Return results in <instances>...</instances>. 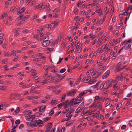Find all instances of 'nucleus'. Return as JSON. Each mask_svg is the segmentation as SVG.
Here are the masks:
<instances>
[{"label":"nucleus","mask_w":132,"mask_h":132,"mask_svg":"<svg viewBox=\"0 0 132 132\" xmlns=\"http://www.w3.org/2000/svg\"><path fill=\"white\" fill-rule=\"evenodd\" d=\"M77 91L75 89H73L72 91L69 90L67 93V95L68 96H73Z\"/></svg>","instance_id":"nucleus-1"},{"label":"nucleus","mask_w":132,"mask_h":132,"mask_svg":"<svg viewBox=\"0 0 132 132\" xmlns=\"http://www.w3.org/2000/svg\"><path fill=\"white\" fill-rule=\"evenodd\" d=\"M131 44H128L126 43V44H124L123 47L126 50H127L129 49H130V50H131Z\"/></svg>","instance_id":"nucleus-2"},{"label":"nucleus","mask_w":132,"mask_h":132,"mask_svg":"<svg viewBox=\"0 0 132 132\" xmlns=\"http://www.w3.org/2000/svg\"><path fill=\"white\" fill-rule=\"evenodd\" d=\"M36 123H37L38 126L39 127H42L44 125L43 122L42 120L39 119L36 121Z\"/></svg>","instance_id":"nucleus-3"},{"label":"nucleus","mask_w":132,"mask_h":132,"mask_svg":"<svg viewBox=\"0 0 132 132\" xmlns=\"http://www.w3.org/2000/svg\"><path fill=\"white\" fill-rule=\"evenodd\" d=\"M52 122L51 123L50 122L47 125L46 128L47 130L45 131V132H48L50 130L52 126Z\"/></svg>","instance_id":"nucleus-4"},{"label":"nucleus","mask_w":132,"mask_h":132,"mask_svg":"<svg viewBox=\"0 0 132 132\" xmlns=\"http://www.w3.org/2000/svg\"><path fill=\"white\" fill-rule=\"evenodd\" d=\"M34 122V121H31L30 123L29 122H27L26 124L28 126H30L32 128L35 127L37 126V125L36 124L33 125L32 123Z\"/></svg>","instance_id":"nucleus-5"},{"label":"nucleus","mask_w":132,"mask_h":132,"mask_svg":"<svg viewBox=\"0 0 132 132\" xmlns=\"http://www.w3.org/2000/svg\"><path fill=\"white\" fill-rule=\"evenodd\" d=\"M110 72V70H107L105 73L103 74L102 76V78L104 79L107 77L109 75Z\"/></svg>","instance_id":"nucleus-6"},{"label":"nucleus","mask_w":132,"mask_h":132,"mask_svg":"<svg viewBox=\"0 0 132 132\" xmlns=\"http://www.w3.org/2000/svg\"><path fill=\"white\" fill-rule=\"evenodd\" d=\"M43 43L42 45L43 47H46L49 45V42L47 40H43Z\"/></svg>","instance_id":"nucleus-7"},{"label":"nucleus","mask_w":132,"mask_h":132,"mask_svg":"<svg viewBox=\"0 0 132 132\" xmlns=\"http://www.w3.org/2000/svg\"><path fill=\"white\" fill-rule=\"evenodd\" d=\"M39 7V9L40 10H42L44 9V8L46 7L47 6L46 5H44V3H41L38 5Z\"/></svg>","instance_id":"nucleus-8"},{"label":"nucleus","mask_w":132,"mask_h":132,"mask_svg":"<svg viewBox=\"0 0 132 132\" xmlns=\"http://www.w3.org/2000/svg\"><path fill=\"white\" fill-rule=\"evenodd\" d=\"M126 67V65H125L123 67V68H120V67H118L116 65V67L115 68V71L116 70V71L117 72H119L122 69L124 68L125 67Z\"/></svg>","instance_id":"nucleus-9"},{"label":"nucleus","mask_w":132,"mask_h":132,"mask_svg":"<svg viewBox=\"0 0 132 132\" xmlns=\"http://www.w3.org/2000/svg\"><path fill=\"white\" fill-rule=\"evenodd\" d=\"M88 109V108L87 107H86L84 109L83 111L81 113V116H82L85 114L86 113H87L88 112V111H86V110H87Z\"/></svg>","instance_id":"nucleus-10"},{"label":"nucleus","mask_w":132,"mask_h":132,"mask_svg":"<svg viewBox=\"0 0 132 132\" xmlns=\"http://www.w3.org/2000/svg\"><path fill=\"white\" fill-rule=\"evenodd\" d=\"M112 82V80H109L106 82V86L109 87L110 86H111V83Z\"/></svg>","instance_id":"nucleus-11"},{"label":"nucleus","mask_w":132,"mask_h":132,"mask_svg":"<svg viewBox=\"0 0 132 132\" xmlns=\"http://www.w3.org/2000/svg\"><path fill=\"white\" fill-rule=\"evenodd\" d=\"M48 72H45V74L43 75V77L45 79V80L46 81L48 80V81L50 79L47 78V77H49V76H47Z\"/></svg>","instance_id":"nucleus-12"},{"label":"nucleus","mask_w":132,"mask_h":132,"mask_svg":"<svg viewBox=\"0 0 132 132\" xmlns=\"http://www.w3.org/2000/svg\"><path fill=\"white\" fill-rule=\"evenodd\" d=\"M44 107L43 108L41 109V108L42 106H40L39 107V112H44L45 111V110L46 108V106L45 105L44 106Z\"/></svg>","instance_id":"nucleus-13"},{"label":"nucleus","mask_w":132,"mask_h":132,"mask_svg":"<svg viewBox=\"0 0 132 132\" xmlns=\"http://www.w3.org/2000/svg\"><path fill=\"white\" fill-rule=\"evenodd\" d=\"M82 109V108L81 107H80L78 108L76 110L75 113H78L80 112Z\"/></svg>","instance_id":"nucleus-14"},{"label":"nucleus","mask_w":132,"mask_h":132,"mask_svg":"<svg viewBox=\"0 0 132 132\" xmlns=\"http://www.w3.org/2000/svg\"><path fill=\"white\" fill-rule=\"evenodd\" d=\"M53 100L51 101V102L50 103V104L51 105H53L55 104H57V101L56 100H53Z\"/></svg>","instance_id":"nucleus-15"},{"label":"nucleus","mask_w":132,"mask_h":132,"mask_svg":"<svg viewBox=\"0 0 132 132\" xmlns=\"http://www.w3.org/2000/svg\"><path fill=\"white\" fill-rule=\"evenodd\" d=\"M23 113L27 115L31 114H32V112L30 110H26L24 111Z\"/></svg>","instance_id":"nucleus-16"},{"label":"nucleus","mask_w":132,"mask_h":132,"mask_svg":"<svg viewBox=\"0 0 132 132\" xmlns=\"http://www.w3.org/2000/svg\"><path fill=\"white\" fill-rule=\"evenodd\" d=\"M97 107L100 110H102V105H101V102H98L96 104Z\"/></svg>","instance_id":"nucleus-17"},{"label":"nucleus","mask_w":132,"mask_h":132,"mask_svg":"<svg viewBox=\"0 0 132 132\" xmlns=\"http://www.w3.org/2000/svg\"><path fill=\"white\" fill-rule=\"evenodd\" d=\"M100 75L99 74V72H97L94 75H93L92 76L93 78H97Z\"/></svg>","instance_id":"nucleus-18"},{"label":"nucleus","mask_w":132,"mask_h":132,"mask_svg":"<svg viewBox=\"0 0 132 132\" xmlns=\"http://www.w3.org/2000/svg\"><path fill=\"white\" fill-rule=\"evenodd\" d=\"M121 103H119L117 105V106L116 108V109L117 110H119L121 108Z\"/></svg>","instance_id":"nucleus-19"},{"label":"nucleus","mask_w":132,"mask_h":132,"mask_svg":"<svg viewBox=\"0 0 132 132\" xmlns=\"http://www.w3.org/2000/svg\"><path fill=\"white\" fill-rule=\"evenodd\" d=\"M83 100V98L81 96H78L76 98L75 101H77L78 100V101H81Z\"/></svg>","instance_id":"nucleus-20"},{"label":"nucleus","mask_w":132,"mask_h":132,"mask_svg":"<svg viewBox=\"0 0 132 132\" xmlns=\"http://www.w3.org/2000/svg\"><path fill=\"white\" fill-rule=\"evenodd\" d=\"M51 117H47L46 118H45L43 119V121L44 122H46L48 120L51 119Z\"/></svg>","instance_id":"nucleus-21"},{"label":"nucleus","mask_w":132,"mask_h":132,"mask_svg":"<svg viewBox=\"0 0 132 132\" xmlns=\"http://www.w3.org/2000/svg\"><path fill=\"white\" fill-rule=\"evenodd\" d=\"M64 102H65V103L64 105V108L65 109H66L68 107V105H69V103H68V102H69V100H67Z\"/></svg>","instance_id":"nucleus-22"},{"label":"nucleus","mask_w":132,"mask_h":132,"mask_svg":"<svg viewBox=\"0 0 132 132\" xmlns=\"http://www.w3.org/2000/svg\"><path fill=\"white\" fill-rule=\"evenodd\" d=\"M96 81V80L95 79H92L90 80L88 82H89V84H90L95 82Z\"/></svg>","instance_id":"nucleus-23"},{"label":"nucleus","mask_w":132,"mask_h":132,"mask_svg":"<svg viewBox=\"0 0 132 132\" xmlns=\"http://www.w3.org/2000/svg\"><path fill=\"white\" fill-rule=\"evenodd\" d=\"M117 85V83L113 85V88L115 90H116L117 89L119 90L120 88L116 86Z\"/></svg>","instance_id":"nucleus-24"},{"label":"nucleus","mask_w":132,"mask_h":132,"mask_svg":"<svg viewBox=\"0 0 132 132\" xmlns=\"http://www.w3.org/2000/svg\"><path fill=\"white\" fill-rule=\"evenodd\" d=\"M65 104V102H63L62 103H61L58 105L57 106L58 108H61Z\"/></svg>","instance_id":"nucleus-25"},{"label":"nucleus","mask_w":132,"mask_h":132,"mask_svg":"<svg viewBox=\"0 0 132 132\" xmlns=\"http://www.w3.org/2000/svg\"><path fill=\"white\" fill-rule=\"evenodd\" d=\"M121 40V39L120 38H118L117 39H114L113 40V42L114 43L116 42H120V41Z\"/></svg>","instance_id":"nucleus-26"},{"label":"nucleus","mask_w":132,"mask_h":132,"mask_svg":"<svg viewBox=\"0 0 132 132\" xmlns=\"http://www.w3.org/2000/svg\"><path fill=\"white\" fill-rule=\"evenodd\" d=\"M74 110L73 109H72L67 114H66V117H67L69 116V115L71 113L73 112Z\"/></svg>","instance_id":"nucleus-27"},{"label":"nucleus","mask_w":132,"mask_h":132,"mask_svg":"<svg viewBox=\"0 0 132 132\" xmlns=\"http://www.w3.org/2000/svg\"><path fill=\"white\" fill-rule=\"evenodd\" d=\"M56 108V107L53 108V109H52L51 111L49 113V116H51L53 114H54V111L53 110V109L55 108Z\"/></svg>","instance_id":"nucleus-28"},{"label":"nucleus","mask_w":132,"mask_h":132,"mask_svg":"<svg viewBox=\"0 0 132 132\" xmlns=\"http://www.w3.org/2000/svg\"><path fill=\"white\" fill-rule=\"evenodd\" d=\"M20 111V107H18L17 109H16L15 111L14 112V114H17Z\"/></svg>","instance_id":"nucleus-29"},{"label":"nucleus","mask_w":132,"mask_h":132,"mask_svg":"<svg viewBox=\"0 0 132 132\" xmlns=\"http://www.w3.org/2000/svg\"><path fill=\"white\" fill-rule=\"evenodd\" d=\"M59 20H56L55 21H52L51 22V24H54L55 25L57 24L59 22Z\"/></svg>","instance_id":"nucleus-30"},{"label":"nucleus","mask_w":132,"mask_h":132,"mask_svg":"<svg viewBox=\"0 0 132 132\" xmlns=\"http://www.w3.org/2000/svg\"><path fill=\"white\" fill-rule=\"evenodd\" d=\"M50 68V67L48 65H47L44 67V69L45 70L46 72H48V70Z\"/></svg>","instance_id":"nucleus-31"},{"label":"nucleus","mask_w":132,"mask_h":132,"mask_svg":"<svg viewBox=\"0 0 132 132\" xmlns=\"http://www.w3.org/2000/svg\"><path fill=\"white\" fill-rule=\"evenodd\" d=\"M29 17V16L28 15H26L25 16H24L22 19V21H25L26 20L28 19Z\"/></svg>","instance_id":"nucleus-32"},{"label":"nucleus","mask_w":132,"mask_h":132,"mask_svg":"<svg viewBox=\"0 0 132 132\" xmlns=\"http://www.w3.org/2000/svg\"><path fill=\"white\" fill-rule=\"evenodd\" d=\"M129 14V13L127 12L126 11L125 12H123L122 13L119 15V16H121V15H127Z\"/></svg>","instance_id":"nucleus-33"},{"label":"nucleus","mask_w":132,"mask_h":132,"mask_svg":"<svg viewBox=\"0 0 132 132\" xmlns=\"http://www.w3.org/2000/svg\"><path fill=\"white\" fill-rule=\"evenodd\" d=\"M52 25L50 24H46L44 26V27H45L46 28H50V29H51V27Z\"/></svg>","instance_id":"nucleus-34"},{"label":"nucleus","mask_w":132,"mask_h":132,"mask_svg":"<svg viewBox=\"0 0 132 132\" xmlns=\"http://www.w3.org/2000/svg\"><path fill=\"white\" fill-rule=\"evenodd\" d=\"M103 20H100L97 21L96 22V24H100L102 23Z\"/></svg>","instance_id":"nucleus-35"},{"label":"nucleus","mask_w":132,"mask_h":132,"mask_svg":"<svg viewBox=\"0 0 132 132\" xmlns=\"http://www.w3.org/2000/svg\"><path fill=\"white\" fill-rule=\"evenodd\" d=\"M74 100L75 99L73 98L71 100L70 102L68 103H69V105L71 106V105L73 104V103L74 102Z\"/></svg>","instance_id":"nucleus-36"},{"label":"nucleus","mask_w":132,"mask_h":132,"mask_svg":"<svg viewBox=\"0 0 132 132\" xmlns=\"http://www.w3.org/2000/svg\"><path fill=\"white\" fill-rule=\"evenodd\" d=\"M66 96V94H63V95L62 96V98H61V102H62V101L64 100Z\"/></svg>","instance_id":"nucleus-37"},{"label":"nucleus","mask_w":132,"mask_h":132,"mask_svg":"<svg viewBox=\"0 0 132 132\" xmlns=\"http://www.w3.org/2000/svg\"><path fill=\"white\" fill-rule=\"evenodd\" d=\"M7 15V13H4L2 15V16L0 18V19H2L3 18L6 16Z\"/></svg>","instance_id":"nucleus-38"},{"label":"nucleus","mask_w":132,"mask_h":132,"mask_svg":"<svg viewBox=\"0 0 132 132\" xmlns=\"http://www.w3.org/2000/svg\"><path fill=\"white\" fill-rule=\"evenodd\" d=\"M99 98V96H96L95 97V99L94 100V102L95 103L97 101V100H98Z\"/></svg>","instance_id":"nucleus-39"},{"label":"nucleus","mask_w":132,"mask_h":132,"mask_svg":"<svg viewBox=\"0 0 132 132\" xmlns=\"http://www.w3.org/2000/svg\"><path fill=\"white\" fill-rule=\"evenodd\" d=\"M53 92L58 94L60 92V90H53Z\"/></svg>","instance_id":"nucleus-40"},{"label":"nucleus","mask_w":132,"mask_h":132,"mask_svg":"<svg viewBox=\"0 0 132 132\" xmlns=\"http://www.w3.org/2000/svg\"><path fill=\"white\" fill-rule=\"evenodd\" d=\"M25 10V8L24 7H23L19 11L22 13L24 12Z\"/></svg>","instance_id":"nucleus-41"},{"label":"nucleus","mask_w":132,"mask_h":132,"mask_svg":"<svg viewBox=\"0 0 132 132\" xmlns=\"http://www.w3.org/2000/svg\"><path fill=\"white\" fill-rule=\"evenodd\" d=\"M92 53H90V57L91 58H92L93 56H95L97 54V53H94L93 54V55H92V56H91V55H92Z\"/></svg>","instance_id":"nucleus-42"},{"label":"nucleus","mask_w":132,"mask_h":132,"mask_svg":"<svg viewBox=\"0 0 132 132\" xmlns=\"http://www.w3.org/2000/svg\"><path fill=\"white\" fill-rule=\"evenodd\" d=\"M42 114V113H39L38 112H37L35 113V115L37 117H40V116Z\"/></svg>","instance_id":"nucleus-43"},{"label":"nucleus","mask_w":132,"mask_h":132,"mask_svg":"<svg viewBox=\"0 0 132 132\" xmlns=\"http://www.w3.org/2000/svg\"><path fill=\"white\" fill-rule=\"evenodd\" d=\"M61 78L60 79H57V80H55L54 81H53V82L54 83H57L59 82V81H60L61 80Z\"/></svg>","instance_id":"nucleus-44"},{"label":"nucleus","mask_w":132,"mask_h":132,"mask_svg":"<svg viewBox=\"0 0 132 132\" xmlns=\"http://www.w3.org/2000/svg\"><path fill=\"white\" fill-rule=\"evenodd\" d=\"M106 35V33H104L103 35L100 38L102 40L105 37Z\"/></svg>","instance_id":"nucleus-45"},{"label":"nucleus","mask_w":132,"mask_h":132,"mask_svg":"<svg viewBox=\"0 0 132 132\" xmlns=\"http://www.w3.org/2000/svg\"><path fill=\"white\" fill-rule=\"evenodd\" d=\"M78 11V10L77 8H75L74 10V12L75 14L77 15V13Z\"/></svg>","instance_id":"nucleus-46"},{"label":"nucleus","mask_w":132,"mask_h":132,"mask_svg":"<svg viewBox=\"0 0 132 132\" xmlns=\"http://www.w3.org/2000/svg\"><path fill=\"white\" fill-rule=\"evenodd\" d=\"M58 10V9L57 8H56L54 10H53V13L55 14L57 12V11Z\"/></svg>","instance_id":"nucleus-47"},{"label":"nucleus","mask_w":132,"mask_h":132,"mask_svg":"<svg viewBox=\"0 0 132 132\" xmlns=\"http://www.w3.org/2000/svg\"><path fill=\"white\" fill-rule=\"evenodd\" d=\"M66 70L65 68L62 69L60 70V72L61 73H63L65 72V71Z\"/></svg>","instance_id":"nucleus-48"},{"label":"nucleus","mask_w":132,"mask_h":132,"mask_svg":"<svg viewBox=\"0 0 132 132\" xmlns=\"http://www.w3.org/2000/svg\"><path fill=\"white\" fill-rule=\"evenodd\" d=\"M4 56H11V54L8 53H4Z\"/></svg>","instance_id":"nucleus-49"},{"label":"nucleus","mask_w":132,"mask_h":132,"mask_svg":"<svg viewBox=\"0 0 132 132\" xmlns=\"http://www.w3.org/2000/svg\"><path fill=\"white\" fill-rule=\"evenodd\" d=\"M7 59H4L3 60L2 62V63L4 64H6L7 63Z\"/></svg>","instance_id":"nucleus-50"},{"label":"nucleus","mask_w":132,"mask_h":132,"mask_svg":"<svg viewBox=\"0 0 132 132\" xmlns=\"http://www.w3.org/2000/svg\"><path fill=\"white\" fill-rule=\"evenodd\" d=\"M92 114H94L92 116V117H93L94 118H96L97 119H98L99 117V115H95V114L94 113H92Z\"/></svg>","instance_id":"nucleus-51"},{"label":"nucleus","mask_w":132,"mask_h":132,"mask_svg":"<svg viewBox=\"0 0 132 132\" xmlns=\"http://www.w3.org/2000/svg\"><path fill=\"white\" fill-rule=\"evenodd\" d=\"M69 110V109H66L64 111L62 112V114H64L66 113H67L68 112V111Z\"/></svg>","instance_id":"nucleus-52"},{"label":"nucleus","mask_w":132,"mask_h":132,"mask_svg":"<svg viewBox=\"0 0 132 132\" xmlns=\"http://www.w3.org/2000/svg\"><path fill=\"white\" fill-rule=\"evenodd\" d=\"M58 40L57 39L56 40L54 43H52V46L54 45L55 44H56Z\"/></svg>","instance_id":"nucleus-53"},{"label":"nucleus","mask_w":132,"mask_h":132,"mask_svg":"<svg viewBox=\"0 0 132 132\" xmlns=\"http://www.w3.org/2000/svg\"><path fill=\"white\" fill-rule=\"evenodd\" d=\"M126 127V126L125 125H123L121 127V129L122 130H123L125 129Z\"/></svg>","instance_id":"nucleus-54"},{"label":"nucleus","mask_w":132,"mask_h":132,"mask_svg":"<svg viewBox=\"0 0 132 132\" xmlns=\"http://www.w3.org/2000/svg\"><path fill=\"white\" fill-rule=\"evenodd\" d=\"M20 122V120H17L15 121V123L16 124L18 125L19 124Z\"/></svg>","instance_id":"nucleus-55"},{"label":"nucleus","mask_w":132,"mask_h":132,"mask_svg":"<svg viewBox=\"0 0 132 132\" xmlns=\"http://www.w3.org/2000/svg\"><path fill=\"white\" fill-rule=\"evenodd\" d=\"M95 111L93 110V109H92L91 110H90L89 111H88L89 112H89V114L91 115H92L91 113L93 112H94Z\"/></svg>","instance_id":"nucleus-56"},{"label":"nucleus","mask_w":132,"mask_h":132,"mask_svg":"<svg viewBox=\"0 0 132 132\" xmlns=\"http://www.w3.org/2000/svg\"><path fill=\"white\" fill-rule=\"evenodd\" d=\"M24 126V125L23 124H20L19 127V128L20 129H21L22 128H23Z\"/></svg>","instance_id":"nucleus-57"},{"label":"nucleus","mask_w":132,"mask_h":132,"mask_svg":"<svg viewBox=\"0 0 132 132\" xmlns=\"http://www.w3.org/2000/svg\"><path fill=\"white\" fill-rule=\"evenodd\" d=\"M32 60L36 62H38L39 61V59L38 58H37L36 59H33Z\"/></svg>","instance_id":"nucleus-58"},{"label":"nucleus","mask_w":132,"mask_h":132,"mask_svg":"<svg viewBox=\"0 0 132 132\" xmlns=\"http://www.w3.org/2000/svg\"><path fill=\"white\" fill-rule=\"evenodd\" d=\"M30 105L29 104H26L23 106V107L25 108H27V107H30Z\"/></svg>","instance_id":"nucleus-59"},{"label":"nucleus","mask_w":132,"mask_h":132,"mask_svg":"<svg viewBox=\"0 0 132 132\" xmlns=\"http://www.w3.org/2000/svg\"><path fill=\"white\" fill-rule=\"evenodd\" d=\"M75 21H79L80 20L79 19V17L78 16H76L75 18Z\"/></svg>","instance_id":"nucleus-60"},{"label":"nucleus","mask_w":132,"mask_h":132,"mask_svg":"<svg viewBox=\"0 0 132 132\" xmlns=\"http://www.w3.org/2000/svg\"><path fill=\"white\" fill-rule=\"evenodd\" d=\"M84 92H82L79 94V96H80L81 97V96L84 95Z\"/></svg>","instance_id":"nucleus-61"},{"label":"nucleus","mask_w":132,"mask_h":132,"mask_svg":"<svg viewBox=\"0 0 132 132\" xmlns=\"http://www.w3.org/2000/svg\"><path fill=\"white\" fill-rule=\"evenodd\" d=\"M72 114L70 115V116L68 117L66 120V121H68L72 117Z\"/></svg>","instance_id":"nucleus-62"},{"label":"nucleus","mask_w":132,"mask_h":132,"mask_svg":"<svg viewBox=\"0 0 132 132\" xmlns=\"http://www.w3.org/2000/svg\"><path fill=\"white\" fill-rule=\"evenodd\" d=\"M35 118V115L34 114L32 115L31 116V117H30V119H32L31 120V121H32V120Z\"/></svg>","instance_id":"nucleus-63"},{"label":"nucleus","mask_w":132,"mask_h":132,"mask_svg":"<svg viewBox=\"0 0 132 132\" xmlns=\"http://www.w3.org/2000/svg\"><path fill=\"white\" fill-rule=\"evenodd\" d=\"M118 49V47L117 46H116L114 47V53H115L117 52V50Z\"/></svg>","instance_id":"nucleus-64"}]
</instances>
